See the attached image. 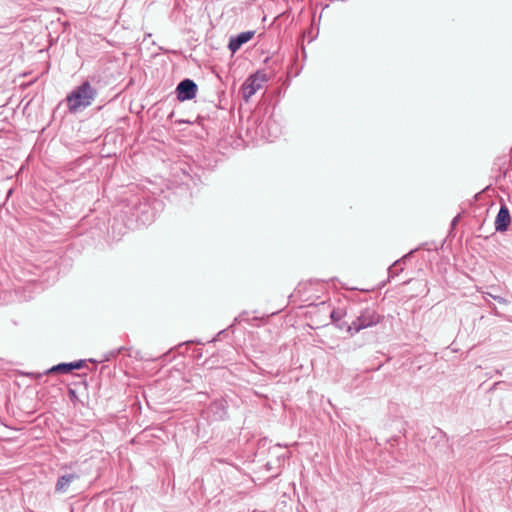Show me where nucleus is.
<instances>
[{"label":"nucleus","mask_w":512,"mask_h":512,"mask_svg":"<svg viewBox=\"0 0 512 512\" xmlns=\"http://www.w3.org/2000/svg\"><path fill=\"white\" fill-rule=\"evenodd\" d=\"M96 95V89H94L88 81L83 82L67 96L66 100L69 111L77 112L82 108L90 106Z\"/></svg>","instance_id":"nucleus-1"},{"label":"nucleus","mask_w":512,"mask_h":512,"mask_svg":"<svg viewBox=\"0 0 512 512\" xmlns=\"http://www.w3.org/2000/svg\"><path fill=\"white\" fill-rule=\"evenodd\" d=\"M381 316L373 308H366L360 315L348 326V332L351 335L358 333L362 329L375 326L380 322Z\"/></svg>","instance_id":"nucleus-2"},{"label":"nucleus","mask_w":512,"mask_h":512,"mask_svg":"<svg viewBox=\"0 0 512 512\" xmlns=\"http://www.w3.org/2000/svg\"><path fill=\"white\" fill-rule=\"evenodd\" d=\"M266 81V74L262 72H256L249 76L241 87L244 100L247 102L259 89L262 88L263 83Z\"/></svg>","instance_id":"nucleus-3"},{"label":"nucleus","mask_w":512,"mask_h":512,"mask_svg":"<svg viewBox=\"0 0 512 512\" xmlns=\"http://www.w3.org/2000/svg\"><path fill=\"white\" fill-rule=\"evenodd\" d=\"M176 91L178 100H191L196 96L197 85L191 79H184L178 84Z\"/></svg>","instance_id":"nucleus-4"},{"label":"nucleus","mask_w":512,"mask_h":512,"mask_svg":"<svg viewBox=\"0 0 512 512\" xmlns=\"http://www.w3.org/2000/svg\"><path fill=\"white\" fill-rule=\"evenodd\" d=\"M510 224V212L506 205H501L499 212L495 219V230L504 232L508 229Z\"/></svg>","instance_id":"nucleus-5"},{"label":"nucleus","mask_w":512,"mask_h":512,"mask_svg":"<svg viewBox=\"0 0 512 512\" xmlns=\"http://www.w3.org/2000/svg\"><path fill=\"white\" fill-rule=\"evenodd\" d=\"M254 31H245L235 37H231L228 48L232 53H235L241 46L251 40L254 36Z\"/></svg>","instance_id":"nucleus-6"},{"label":"nucleus","mask_w":512,"mask_h":512,"mask_svg":"<svg viewBox=\"0 0 512 512\" xmlns=\"http://www.w3.org/2000/svg\"><path fill=\"white\" fill-rule=\"evenodd\" d=\"M78 475L76 474H66V475H62L58 478L57 480V483H56V486H55V490L57 492H66L69 485L76 479H78Z\"/></svg>","instance_id":"nucleus-7"},{"label":"nucleus","mask_w":512,"mask_h":512,"mask_svg":"<svg viewBox=\"0 0 512 512\" xmlns=\"http://www.w3.org/2000/svg\"><path fill=\"white\" fill-rule=\"evenodd\" d=\"M82 367V361L79 362H71V363H61L51 368V372H63L68 373L74 369H80Z\"/></svg>","instance_id":"nucleus-8"},{"label":"nucleus","mask_w":512,"mask_h":512,"mask_svg":"<svg viewBox=\"0 0 512 512\" xmlns=\"http://www.w3.org/2000/svg\"><path fill=\"white\" fill-rule=\"evenodd\" d=\"M493 298H494L495 300H497L499 303L506 304V302H507V301H506V299H504V298H503V297H501V296H493Z\"/></svg>","instance_id":"nucleus-9"},{"label":"nucleus","mask_w":512,"mask_h":512,"mask_svg":"<svg viewBox=\"0 0 512 512\" xmlns=\"http://www.w3.org/2000/svg\"><path fill=\"white\" fill-rule=\"evenodd\" d=\"M331 318H332L334 321H336V320H338V319L340 318V316H338V315H337V313H336L335 311H333V312L331 313Z\"/></svg>","instance_id":"nucleus-10"}]
</instances>
